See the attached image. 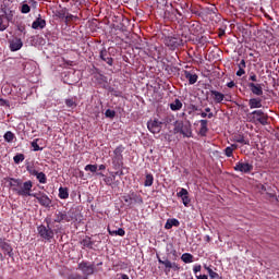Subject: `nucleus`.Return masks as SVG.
I'll return each mask as SVG.
<instances>
[{"mask_svg": "<svg viewBox=\"0 0 279 279\" xmlns=\"http://www.w3.org/2000/svg\"><path fill=\"white\" fill-rule=\"evenodd\" d=\"M77 269L82 271L83 278H88V276H93V274L97 271H104V268L96 269L95 264H90V262H84V260L78 263Z\"/></svg>", "mask_w": 279, "mask_h": 279, "instance_id": "5", "label": "nucleus"}, {"mask_svg": "<svg viewBox=\"0 0 279 279\" xmlns=\"http://www.w3.org/2000/svg\"><path fill=\"white\" fill-rule=\"evenodd\" d=\"M154 184V174L147 173L144 181V186H153Z\"/></svg>", "mask_w": 279, "mask_h": 279, "instance_id": "36", "label": "nucleus"}, {"mask_svg": "<svg viewBox=\"0 0 279 279\" xmlns=\"http://www.w3.org/2000/svg\"><path fill=\"white\" fill-rule=\"evenodd\" d=\"M170 109L173 112H178V110H182V101L175 98L174 101L170 104Z\"/></svg>", "mask_w": 279, "mask_h": 279, "instance_id": "26", "label": "nucleus"}, {"mask_svg": "<svg viewBox=\"0 0 279 279\" xmlns=\"http://www.w3.org/2000/svg\"><path fill=\"white\" fill-rule=\"evenodd\" d=\"M235 143H240L241 145H250V140H245L244 135H235L234 136Z\"/></svg>", "mask_w": 279, "mask_h": 279, "instance_id": "33", "label": "nucleus"}, {"mask_svg": "<svg viewBox=\"0 0 279 279\" xmlns=\"http://www.w3.org/2000/svg\"><path fill=\"white\" fill-rule=\"evenodd\" d=\"M122 199L129 206V208H133L134 206H136V204L138 206L143 205V196L136 194L135 192L125 194L124 196H122Z\"/></svg>", "mask_w": 279, "mask_h": 279, "instance_id": "7", "label": "nucleus"}, {"mask_svg": "<svg viewBox=\"0 0 279 279\" xmlns=\"http://www.w3.org/2000/svg\"><path fill=\"white\" fill-rule=\"evenodd\" d=\"M247 86H248L251 93H253V95H256L257 97L263 96V85L255 84V83H248Z\"/></svg>", "mask_w": 279, "mask_h": 279, "instance_id": "17", "label": "nucleus"}, {"mask_svg": "<svg viewBox=\"0 0 279 279\" xmlns=\"http://www.w3.org/2000/svg\"><path fill=\"white\" fill-rule=\"evenodd\" d=\"M123 151H125V147L123 145H119L113 150L112 165L113 169H121L123 167Z\"/></svg>", "mask_w": 279, "mask_h": 279, "instance_id": "6", "label": "nucleus"}, {"mask_svg": "<svg viewBox=\"0 0 279 279\" xmlns=\"http://www.w3.org/2000/svg\"><path fill=\"white\" fill-rule=\"evenodd\" d=\"M38 141H40V138H35V140L31 143V145H32V147H33V151H43V147H40V146L38 145Z\"/></svg>", "mask_w": 279, "mask_h": 279, "instance_id": "38", "label": "nucleus"}, {"mask_svg": "<svg viewBox=\"0 0 279 279\" xmlns=\"http://www.w3.org/2000/svg\"><path fill=\"white\" fill-rule=\"evenodd\" d=\"M66 9H62L61 11L58 12L59 19H65L66 17Z\"/></svg>", "mask_w": 279, "mask_h": 279, "instance_id": "49", "label": "nucleus"}, {"mask_svg": "<svg viewBox=\"0 0 279 279\" xmlns=\"http://www.w3.org/2000/svg\"><path fill=\"white\" fill-rule=\"evenodd\" d=\"M84 169L85 171H90V173H97V165H87Z\"/></svg>", "mask_w": 279, "mask_h": 279, "instance_id": "44", "label": "nucleus"}, {"mask_svg": "<svg viewBox=\"0 0 279 279\" xmlns=\"http://www.w3.org/2000/svg\"><path fill=\"white\" fill-rule=\"evenodd\" d=\"M248 80H250L251 82H258V76H256V74H255L254 72H252V73L250 74Z\"/></svg>", "mask_w": 279, "mask_h": 279, "instance_id": "51", "label": "nucleus"}, {"mask_svg": "<svg viewBox=\"0 0 279 279\" xmlns=\"http://www.w3.org/2000/svg\"><path fill=\"white\" fill-rule=\"evenodd\" d=\"M33 29H45L47 27V21L41 17H37L32 24Z\"/></svg>", "mask_w": 279, "mask_h": 279, "instance_id": "20", "label": "nucleus"}, {"mask_svg": "<svg viewBox=\"0 0 279 279\" xmlns=\"http://www.w3.org/2000/svg\"><path fill=\"white\" fill-rule=\"evenodd\" d=\"M163 45H166V47H168V49H170V51H175L178 49V47H182L184 45V43L182 39H180L178 37L166 36L163 38Z\"/></svg>", "mask_w": 279, "mask_h": 279, "instance_id": "9", "label": "nucleus"}, {"mask_svg": "<svg viewBox=\"0 0 279 279\" xmlns=\"http://www.w3.org/2000/svg\"><path fill=\"white\" fill-rule=\"evenodd\" d=\"M251 117V123H260V125H269V116L263 110H254L248 113Z\"/></svg>", "mask_w": 279, "mask_h": 279, "instance_id": "4", "label": "nucleus"}, {"mask_svg": "<svg viewBox=\"0 0 279 279\" xmlns=\"http://www.w3.org/2000/svg\"><path fill=\"white\" fill-rule=\"evenodd\" d=\"M21 12L22 14H29V12H32V8L29 4H22Z\"/></svg>", "mask_w": 279, "mask_h": 279, "instance_id": "45", "label": "nucleus"}, {"mask_svg": "<svg viewBox=\"0 0 279 279\" xmlns=\"http://www.w3.org/2000/svg\"><path fill=\"white\" fill-rule=\"evenodd\" d=\"M196 278L197 279H208V276L207 275H199V276L196 275Z\"/></svg>", "mask_w": 279, "mask_h": 279, "instance_id": "59", "label": "nucleus"}, {"mask_svg": "<svg viewBox=\"0 0 279 279\" xmlns=\"http://www.w3.org/2000/svg\"><path fill=\"white\" fill-rule=\"evenodd\" d=\"M0 16H5L8 21H13L14 19V11H12L10 8H8V4L3 2L0 5Z\"/></svg>", "mask_w": 279, "mask_h": 279, "instance_id": "13", "label": "nucleus"}, {"mask_svg": "<svg viewBox=\"0 0 279 279\" xmlns=\"http://www.w3.org/2000/svg\"><path fill=\"white\" fill-rule=\"evenodd\" d=\"M59 198L69 199V187H59Z\"/></svg>", "mask_w": 279, "mask_h": 279, "instance_id": "31", "label": "nucleus"}, {"mask_svg": "<svg viewBox=\"0 0 279 279\" xmlns=\"http://www.w3.org/2000/svg\"><path fill=\"white\" fill-rule=\"evenodd\" d=\"M5 104H8V101H5L3 98H0V106H5Z\"/></svg>", "mask_w": 279, "mask_h": 279, "instance_id": "60", "label": "nucleus"}, {"mask_svg": "<svg viewBox=\"0 0 279 279\" xmlns=\"http://www.w3.org/2000/svg\"><path fill=\"white\" fill-rule=\"evenodd\" d=\"M116 177H105L104 182L107 184V186H112L114 184Z\"/></svg>", "mask_w": 279, "mask_h": 279, "instance_id": "41", "label": "nucleus"}, {"mask_svg": "<svg viewBox=\"0 0 279 279\" xmlns=\"http://www.w3.org/2000/svg\"><path fill=\"white\" fill-rule=\"evenodd\" d=\"M69 223V217L66 215V211H57L54 214V223Z\"/></svg>", "mask_w": 279, "mask_h": 279, "instance_id": "18", "label": "nucleus"}, {"mask_svg": "<svg viewBox=\"0 0 279 279\" xmlns=\"http://www.w3.org/2000/svg\"><path fill=\"white\" fill-rule=\"evenodd\" d=\"M199 114L202 119H213V117H215V113L201 112Z\"/></svg>", "mask_w": 279, "mask_h": 279, "instance_id": "47", "label": "nucleus"}, {"mask_svg": "<svg viewBox=\"0 0 279 279\" xmlns=\"http://www.w3.org/2000/svg\"><path fill=\"white\" fill-rule=\"evenodd\" d=\"M236 144H232L231 146H228L225 148V155L227 158H232V155L234 154V149H236Z\"/></svg>", "mask_w": 279, "mask_h": 279, "instance_id": "32", "label": "nucleus"}, {"mask_svg": "<svg viewBox=\"0 0 279 279\" xmlns=\"http://www.w3.org/2000/svg\"><path fill=\"white\" fill-rule=\"evenodd\" d=\"M1 248L4 252V254H7L8 256H10V257L13 256V254H12V246L10 244L4 242V243H2Z\"/></svg>", "mask_w": 279, "mask_h": 279, "instance_id": "35", "label": "nucleus"}, {"mask_svg": "<svg viewBox=\"0 0 279 279\" xmlns=\"http://www.w3.org/2000/svg\"><path fill=\"white\" fill-rule=\"evenodd\" d=\"M248 107L251 110H254L256 108H263V99L260 98H251L248 100Z\"/></svg>", "mask_w": 279, "mask_h": 279, "instance_id": "21", "label": "nucleus"}, {"mask_svg": "<svg viewBox=\"0 0 279 279\" xmlns=\"http://www.w3.org/2000/svg\"><path fill=\"white\" fill-rule=\"evenodd\" d=\"M233 169L240 173H252V171H254V165L240 160L235 163Z\"/></svg>", "mask_w": 279, "mask_h": 279, "instance_id": "10", "label": "nucleus"}, {"mask_svg": "<svg viewBox=\"0 0 279 279\" xmlns=\"http://www.w3.org/2000/svg\"><path fill=\"white\" fill-rule=\"evenodd\" d=\"M192 27H195V29H196L197 32H199V29H202V26L199 25V23L193 24Z\"/></svg>", "mask_w": 279, "mask_h": 279, "instance_id": "58", "label": "nucleus"}, {"mask_svg": "<svg viewBox=\"0 0 279 279\" xmlns=\"http://www.w3.org/2000/svg\"><path fill=\"white\" fill-rule=\"evenodd\" d=\"M81 245H83V247H87L88 250H93V245H95V243L90 240V236H86L81 241Z\"/></svg>", "mask_w": 279, "mask_h": 279, "instance_id": "30", "label": "nucleus"}, {"mask_svg": "<svg viewBox=\"0 0 279 279\" xmlns=\"http://www.w3.org/2000/svg\"><path fill=\"white\" fill-rule=\"evenodd\" d=\"M235 75L238 77H243V75H245V70L244 69H239L235 73Z\"/></svg>", "mask_w": 279, "mask_h": 279, "instance_id": "52", "label": "nucleus"}, {"mask_svg": "<svg viewBox=\"0 0 279 279\" xmlns=\"http://www.w3.org/2000/svg\"><path fill=\"white\" fill-rule=\"evenodd\" d=\"M23 48V40L21 38L15 37L9 40V49L11 51H20Z\"/></svg>", "mask_w": 279, "mask_h": 279, "instance_id": "16", "label": "nucleus"}, {"mask_svg": "<svg viewBox=\"0 0 279 279\" xmlns=\"http://www.w3.org/2000/svg\"><path fill=\"white\" fill-rule=\"evenodd\" d=\"M105 117H107V119H114V117H117V111L107 109L105 112Z\"/></svg>", "mask_w": 279, "mask_h": 279, "instance_id": "42", "label": "nucleus"}, {"mask_svg": "<svg viewBox=\"0 0 279 279\" xmlns=\"http://www.w3.org/2000/svg\"><path fill=\"white\" fill-rule=\"evenodd\" d=\"M193 271H194V274H199V271H202V265H195L193 267Z\"/></svg>", "mask_w": 279, "mask_h": 279, "instance_id": "54", "label": "nucleus"}, {"mask_svg": "<svg viewBox=\"0 0 279 279\" xmlns=\"http://www.w3.org/2000/svg\"><path fill=\"white\" fill-rule=\"evenodd\" d=\"M9 186L13 193H16L20 197H34L35 193H32L34 189V182L32 180L23 181V179H9Z\"/></svg>", "mask_w": 279, "mask_h": 279, "instance_id": "1", "label": "nucleus"}, {"mask_svg": "<svg viewBox=\"0 0 279 279\" xmlns=\"http://www.w3.org/2000/svg\"><path fill=\"white\" fill-rule=\"evenodd\" d=\"M4 141H7V143H12V141H14V133H12L11 131H8L4 134Z\"/></svg>", "mask_w": 279, "mask_h": 279, "instance_id": "43", "label": "nucleus"}, {"mask_svg": "<svg viewBox=\"0 0 279 279\" xmlns=\"http://www.w3.org/2000/svg\"><path fill=\"white\" fill-rule=\"evenodd\" d=\"M96 175H98L99 178H105L106 174H104L102 172H97Z\"/></svg>", "mask_w": 279, "mask_h": 279, "instance_id": "64", "label": "nucleus"}, {"mask_svg": "<svg viewBox=\"0 0 279 279\" xmlns=\"http://www.w3.org/2000/svg\"><path fill=\"white\" fill-rule=\"evenodd\" d=\"M98 169H99V171H106V165H100V166L98 167Z\"/></svg>", "mask_w": 279, "mask_h": 279, "instance_id": "61", "label": "nucleus"}, {"mask_svg": "<svg viewBox=\"0 0 279 279\" xmlns=\"http://www.w3.org/2000/svg\"><path fill=\"white\" fill-rule=\"evenodd\" d=\"M36 178H37L39 184H47V174H45V172L37 173Z\"/></svg>", "mask_w": 279, "mask_h": 279, "instance_id": "37", "label": "nucleus"}, {"mask_svg": "<svg viewBox=\"0 0 279 279\" xmlns=\"http://www.w3.org/2000/svg\"><path fill=\"white\" fill-rule=\"evenodd\" d=\"M157 260H158L159 265H163L165 274H169L171 271V269H173V271H180V264H178L175 262H171L167 257L160 258V256L157 255Z\"/></svg>", "mask_w": 279, "mask_h": 279, "instance_id": "8", "label": "nucleus"}, {"mask_svg": "<svg viewBox=\"0 0 279 279\" xmlns=\"http://www.w3.org/2000/svg\"><path fill=\"white\" fill-rule=\"evenodd\" d=\"M198 43H199V45H206V43H208V37H206V36H201V37L198 38Z\"/></svg>", "mask_w": 279, "mask_h": 279, "instance_id": "50", "label": "nucleus"}, {"mask_svg": "<svg viewBox=\"0 0 279 279\" xmlns=\"http://www.w3.org/2000/svg\"><path fill=\"white\" fill-rule=\"evenodd\" d=\"M74 17H75V16H73V14L66 13V14H65V23H69V21H73Z\"/></svg>", "mask_w": 279, "mask_h": 279, "instance_id": "55", "label": "nucleus"}, {"mask_svg": "<svg viewBox=\"0 0 279 279\" xmlns=\"http://www.w3.org/2000/svg\"><path fill=\"white\" fill-rule=\"evenodd\" d=\"M119 279H130V277L125 274H122Z\"/></svg>", "mask_w": 279, "mask_h": 279, "instance_id": "62", "label": "nucleus"}, {"mask_svg": "<svg viewBox=\"0 0 279 279\" xmlns=\"http://www.w3.org/2000/svg\"><path fill=\"white\" fill-rule=\"evenodd\" d=\"M12 20H8L5 15H0V32H5L8 27H10V23Z\"/></svg>", "mask_w": 279, "mask_h": 279, "instance_id": "25", "label": "nucleus"}, {"mask_svg": "<svg viewBox=\"0 0 279 279\" xmlns=\"http://www.w3.org/2000/svg\"><path fill=\"white\" fill-rule=\"evenodd\" d=\"M173 134H181L183 138H193V125L191 121L177 120L174 122Z\"/></svg>", "mask_w": 279, "mask_h": 279, "instance_id": "2", "label": "nucleus"}, {"mask_svg": "<svg viewBox=\"0 0 279 279\" xmlns=\"http://www.w3.org/2000/svg\"><path fill=\"white\" fill-rule=\"evenodd\" d=\"M246 66H247V64L245 63L244 59H242V60L240 61V63L238 64V68H239V69H244V70H245Z\"/></svg>", "mask_w": 279, "mask_h": 279, "instance_id": "53", "label": "nucleus"}, {"mask_svg": "<svg viewBox=\"0 0 279 279\" xmlns=\"http://www.w3.org/2000/svg\"><path fill=\"white\" fill-rule=\"evenodd\" d=\"M69 222L71 221H77V209L71 208L69 211H66Z\"/></svg>", "mask_w": 279, "mask_h": 279, "instance_id": "29", "label": "nucleus"}, {"mask_svg": "<svg viewBox=\"0 0 279 279\" xmlns=\"http://www.w3.org/2000/svg\"><path fill=\"white\" fill-rule=\"evenodd\" d=\"M205 112H206V114L213 113V112L210 111V107L205 108Z\"/></svg>", "mask_w": 279, "mask_h": 279, "instance_id": "63", "label": "nucleus"}, {"mask_svg": "<svg viewBox=\"0 0 279 279\" xmlns=\"http://www.w3.org/2000/svg\"><path fill=\"white\" fill-rule=\"evenodd\" d=\"M68 279H88L87 277H83L80 274H72L68 277Z\"/></svg>", "mask_w": 279, "mask_h": 279, "instance_id": "46", "label": "nucleus"}, {"mask_svg": "<svg viewBox=\"0 0 279 279\" xmlns=\"http://www.w3.org/2000/svg\"><path fill=\"white\" fill-rule=\"evenodd\" d=\"M99 58L102 60V62H106L109 66H112L114 64V59L110 57V52L106 50V48H102L99 52Z\"/></svg>", "mask_w": 279, "mask_h": 279, "instance_id": "15", "label": "nucleus"}, {"mask_svg": "<svg viewBox=\"0 0 279 279\" xmlns=\"http://www.w3.org/2000/svg\"><path fill=\"white\" fill-rule=\"evenodd\" d=\"M13 160H14L15 165H21V162H23V160H25V155L17 154L13 157Z\"/></svg>", "mask_w": 279, "mask_h": 279, "instance_id": "39", "label": "nucleus"}, {"mask_svg": "<svg viewBox=\"0 0 279 279\" xmlns=\"http://www.w3.org/2000/svg\"><path fill=\"white\" fill-rule=\"evenodd\" d=\"M147 129L151 134H160V131L162 130V122L158 120H150L147 122Z\"/></svg>", "mask_w": 279, "mask_h": 279, "instance_id": "12", "label": "nucleus"}, {"mask_svg": "<svg viewBox=\"0 0 279 279\" xmlns=\"http://www.w3.org/2000/svg\"><path fill=\"white\" fill-rule=\"evenodd\" d=\"M218 36H219V38H222V36H226V29L219 28Z\"/></svg>", "mask_w": 279, "mask_h": 279, "instance_id": "56", "label": "nucleus"}, {"mask_svg": "<svg viewBox=\"0 0 279 279\" xmlns=\"http://www.w3.org/2000/svg\"><path fill=\"white\" fill-rule=\"evenodd\" d=\"M199 123H201V129H199V136H206V134H208V120L206 119H203V120H199Z\"/></svg>", "mask_w": 279, "mask_h": 279, "instance_id": "22", "label": "nucleus"}, {"mask_svg": "<svg viewBox=\"0 0 279 279\" xmlns=\"http://www.w3.org/2000/svg\"><path fill=\"white\" fill-rule=\"evenodd\" d=\"M65 106L68 108H76L77 104L75 102V99L69 98V99H65Z\"/></svg>", "mask_w": 279, "mask_h": 279, "instance_id": "40", "label": "nucleus"}, {"mask_svg": "<svg viewBox=\"0 0 279 279\" xmlns=\"http://www.w3.org/2000/svg\"><path fill=\"white\" fill-rule=\"evenodd\" d=\"M181 260L189 265L191 263H194L195 257L191 253H183L181 256Z\"/></svg>", "mask_w": 279, "mask_h": 279, "instance_id": "27", "label": "nucleus"}, {"mask_svg": "<svg viewBox=\"0 0 279 279\" xmlns=\"http://www.w3.org/2000/svg\"><path fill=\"white\" fill-rule=\"evenodd\" d=\"M177 197H181L183 206L189 207L191 204V197H189V190L182 187L178 193Z\"/></svg>", "mask_w": 279, "mask_h": 279, "instance_id": "14", "label": "nucleus"}, {"mask_svg": "<svg viewBox=\"0 0 279 279\" xmlns=\"http://www.w3.org/2000/svg\"><path fill=\"white\" fill-rule=\"evenodd\" d=\"M108 232L110 236H125V230L123 228H119L118 230H111L108 228Z\"/></svg>", "mask_w": 279, "mask_h": 279, "instance_id": "28", "label": "nucleus"}, {"mask_svg": "<svg viewBox=\"0 0 279 279\" xmlns=\"http://www.w3.org/2000/svg\"><path fill=\"white\" fill-rule=\"evenodd\" d=\"M210 95L213 96L215 104H221V101H223V99H226V95H223L222 93L217 92L215 89L210 90Z\"/></svg>", "mask_w": 279, "mask_h": 279, "instance_id": "19", "label": "nucleus"}, {"mask_svg": "<svg viewBox=\"0 0 279 279\" xmlns=\"http://www.w3.org/2000/svg\"><path fill=\"white\" fill-rule=\"evenodd\" d=\"M228 88H234L236 86V84L234 83V81H231L229 83H227Z\"/></svg>", "mask_w": 279, "mask_h": 279, "instance_id": "57", "label": "nucleus"}, {"mask_svg": "<svg viewBox=\"0 0 279 279\" xmlns=\"http://www.w3.org/2000/svg\"><path fill=\"white\" fill-rule=\"evenodd\" d=\"M179 228L180 227V220L175 219V218H170L167 220L166 225H165V229L166 230H171V228Z\"/></svg>", "mask_w": 279, "mask_h": 279, "instance_id": "24", "label": "nucleus"}, {"mask_svg": "<svg viewBox=\"0 0 279 279\" xmlns=\"http://www.w3.org/2000/svg\"><path fill=\"white\" fill-rule=\"evenodd\" d=\"M204 267H205L206 271L209 274L210 279H221V277L216 271H214L213 268H210L209 266H206V265Z\"/></svg>", "mask_w": 279, "mask_h": 279, "instance_id": "34", "label": "nucleus"}, {"mask_svg": "<svg viewBox=\"0 0 279 279\" xmlns=\"http://www.w3.org/2000/svg\"><path fill=\"white\" fill-rule=\"evenodd\" d=\"M184 75H185V78H187L190 85L196 84L197 80H199V76H197V74L195 73L193 74L186 70L184 71Z\"/></svg>", "mask_w": 279, "mask_h": 279, "instance_id": "23", "label": "nucleus"}, {"mask_svg": "<svg viewBox=\"0 0 279 279\" xmlns=\"http://www.w3.org/2000/svg\"><path fill=\"white\" fill-rule=\"evenodd\" d=\"M33 197L37 199L38 204H40V206H44V208H51L52 201L44 192L35 193L33 194Z\"/></svg>", "mask_w": 279, "mask_h": 279, "instance_id": "11", "label": "nucleus"}, {"mask_svg": "<svg viewBox=\"0 0 279 279\" xmlns=\"http://www.w3.org/2000/svg\"><path fill=\"white\" fill-rule=\"evenodd\" d=\"M45 225H40L39 227H37V232L39 234V236L41 239H44V241H48L49 243H51V239H53V236H56V233L53 232V229H51V218H46L45 219Z\"/></svg>", "mask_w": 279, "mask_h": 279, "instance_id": "3", "label": "nucleus"}, {"mask_svg": "<svg viewBox=\"0 0 279 279\" xmlns=\"http://www.w3.org/2000/svg\"><path fill=\"white\" fill-rule=\"evenodd\" d=\"M27 171L31 175H35V178L38 175V170H36L35 168H29L27 167Z\"/></svg>", "mask_w": 279, "mask_h": 279, "instance_id": "48", "label": "nucleus"}]
</instances>
